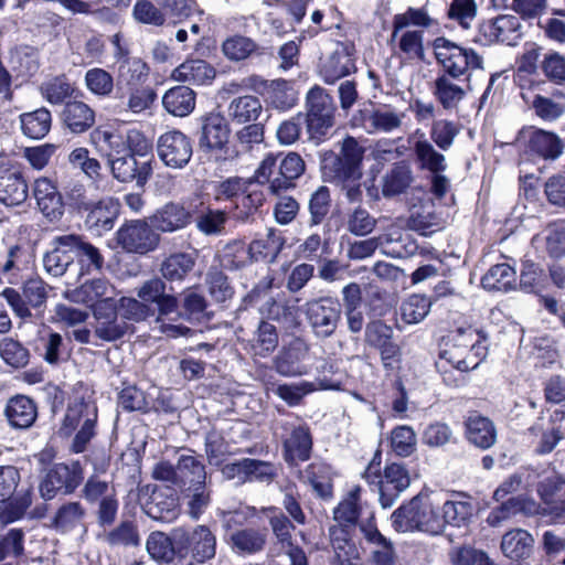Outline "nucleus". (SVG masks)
<instances>
[{
  "label": "nucleus",
  "instance_id": "nucleus-1",
  "mask_svg": "<svg viewBox=\"0 0 565 565\" xmlns=\"http://www.w3.org/2000/svg\"><path fill=\"white\" fill-rule=\"evenodd\" d=\"M484 340L486 338L471 327L457 329L441 352L437 367L444 373H447V364L460 372L475 370L487 355Z\"/></svg>",
  "mask_w": 565,
  "mask_h": 565
},
{
  "label": "nucleus",
  "instance_id": "nucleus-2",
  "mask_svg": "<svg viewBox=\"0 0 565 565\" xmlns=\"http://www.w3.org/2000/svg\"><path fill=\"white\" fill-rule=\"evenodd\" d=\"M392 525L397 532L419 531L430 535L443 533L440 513L427 495H415L392 514Z\"/></svg>",
  "mask_w": 565,
  "mask_h": 565
},
{
  "label": "nucleus",
  "instance_id": "nucleus-3",
  "mask_svg": "<svg viewBox=\"0 0 565 565\" xmlns=\"http://www.w3.org/2000/svg\"><path fill=\"white\" fill-rule=\"evenodd\" d=\"M97 406L83 398L70 403L64 415L58 434L63 437L74 438L71 450L75 454L84 452L96 435Z\"/></svg>",
  "mask_w": 565,
  "mask_h": 565
},
{
  "label": "nucleus",
  "instance_id": "nucleus-4",
  "mask_svg": "<svg viewBox=\"0 0 565 565\" xmlns=\"http://www.w3.org/2000/svg\"><path fill=\"white\" fill-rule=\"evenodd\" d=\"M338 145V152L329 151L322 157L323 175L328 180L362 179L364 146L352 136H347Z\"/></svg>",
  "mask_w": 565,
  "mask_h": 565
},
{
  "label": "nucleus",
  "instance_id": "nucleus-5",
  "mask_svg": "<svg viewBox=\"0 0 565 565\" xmlns=\"http://www.w3.org/2000/svg\"><path fill=\"white\" fill-rule=\"evenodd\" d=\"M151 476L154 480L170 482L179 489L207 482L204 463L191 450L181 455L175 465L166 460L157 462Z\"/></svg>",
  "mask_w": 565,
  "mask_h": 565
},
{
  "label": "nucleus",
  "instance_id": "nucleus-6",
  "mask_svg": "<svg viewBox=\"0 0 565 565\" xmlns=\"http://www.w3.org/2000/svg\"><path fill=\"white\" fill-rule=\"evenodd\" d=\"M172 535L179 555H191L199 565L215 557L217 540L207 525L175 527Z\"/></svg>",
  "mask_w": 565,
  "mask_h": 565
},
{
  "label": "nucleus",
  "instance_id": "nucleus-7",
  "mask_svg": "<svg viewBox=\"0 0 565 565\" xmlns=\"http://www.w3.org/2000/svg\"><path fill=\"white\" fill-rule=\"evenodd\" d=\"M302 312L313 337L326 340L335 333L342 317L340 302L329 296L308 300Z\"/></svg>",
  "mask_w": 565,
  "mask_h": 565
},
{
  "label": "nucleus",
  "instance_id": "nucleus-8",
  "mask_svg": "<svg viewBox=\"0 0 565 565\" xmlns=\"http://www.w3.org/2000/svg\"><path fill=\"white\" fill-rule=\"evenodd\" d=\"M433 47L438 63L454 78L482 67V57L472 49L460 46L446 38L435 39Z\"/></svg>",
  "mask_w": 565,
  "mask_h": 565
},
{
  "label": "nucleus",
  "instance_id": "nucleus-9",
  "mask_svg": "<svg viewBox=\"0 0 565 565\" xmlns=\"http://www.w3.org/2000/svg\"><path fill=\"white\" fill-rule=\"evenodd\" d=\"M307 129L311 140L319 143L334 125L335 106L332 97L319 86L307 94Z\"/></svg>",
  "mask_w": 565,
  "mask_h": 565
},
{
  "label": "nucleus",
  "instance_id": "nucleus-10",
  "mask_svg": "<svg viewBox=\"0 0 565 565\" xmlns=\"http://www.w3.org/2000/svg\"><path fill=\"white\" fill-rule=\"evenodd\" d=\"M49 287L39 277L28 279L22 287V295L13 289L6 288L1 296L7 300L14 313L21 319L32 318L31 308L39 310L45 306Z\"/></svg>",
  "mask_w": 565,
  "mask_h": 565
},
{
  "label": "nucleus",
  "instance_id": "nucleus-11",
  "mask_svg": "<svg viewBox=\"0 0 565 565\" xmlns=\"http://www.w3.org/2000/svg\"><path fill=\"white\" fill-rule=\"evenodd\" d=\"M83 480L78 462L72 466L55 463L52 466L40 484V493L44 500H52L58 492L71 494Z\"/></svg>",
  "mask_w": 565,
  "mask_h": 565
},
{
  "label": "nucleus",
  "instance_id": "nucleus-12",
  "mask_svg": "<svg viewBox=\"0 0 565 565\" xmlns=\"http://www.w3.org/2000/svg\"><path fill=\"white\" fill-rule=\"evenodd\" d=\"M117 243L128 253L145 255L154 250L160 242L151 224L143 221H132L122 225L116 234Z\"/></svg>",
  "mask_w": 565,
  "mask_h": 565
},
{
  "label": "nucleus",
  "instance_id": "nucleus-13",
  "mask_svg": "<svg viewBox=\"0 0 565 565\" xmlns=\"http://www.w3.org/2000/svg\"><path fill=\"white\" fill-rule=\"evenodd\" d=\"M516 141L527 151L545 160H555L563 153L564 145L562 139L554 132L535 128L523 127Z\"/></svg>",
  "mask_w": 565,
  "mask_h": 565
},
{
  "label": "nucleus",
  "instance_id": "nucleus-14",
  "mask_svg": "<svg viewBox=\"0 0 565 565\" xmlns=\"http://www.w3.org/2000/svg\"><path fill=\"white\" fill-rule=\"evenodd\" d=\"M157 152L167 167L182 169L189 163L193 151L188 136L179 130H171L159 137Z\"/></svg>",
  "mask_w": 565,
  "mask_h": 565
},
{
  "label": "nucleus",
  "instance_id": "nucleus-15",
  "mask_svg": "<svg viewBox=\"0 0 565 565\" xmlns=\"http://www.w3.org/2000/svg\"><path fill=\"white\" fill-rule=\"evenodd\" d=\"M405 114L387 106L369 107L359 110L354 121L369 134H390L399 129Z\"/></svg>",
  "mask_w": 565,
  "mask_h": 565
},
{
  "label": "nucleus",
  "instance_id": "nucleus-16",
  "mask_svg": "<svg viewBox=\"0 0 565 565\" xmlns=\"http://www.w3.org/2000/svg\"><path fill=\"white\" fill-rule=\"evenodd\" d=\"M117 303L115 301H103L94 306V333L95 335L107 342L116 341L122 338L128 329V323L118 317Z\"/></svg>",
  "mask_w": 565,
  "mask_h": 565
},
{
  "label": "nucleus",
  "instance_id": "nucleus-17",
  "mask_svg": "<svg viewBox=\"0 0 565 565\" xmlns=\"http://www.w3.org/2000/svg\"><path fill=\"white\" fill-rule=\"evenodd\" d=\"M407 142L420 170L444 172L447 169L446 157L435 148L420 129L409 135Z\"/></svg>",
  "mask_w": 565,
  "mask_h": 565
},
{
  "label": "nucleus",
  "instance_id": "nucleus-18",
  "mask_svg": "<svg viewBox=\"0 0 565 565\" xmlns=\"http://www.w3.org/2000/svg\"><path fill=\"white\" fill-rule=\"evenodd\" d=\"M480 33L487 42H501L515 45L522 36L520 19L512 14H502L480 25Z\"/></svg>",
  "mask_w": 565,
  "mask_h": 565
},
{
  "label": "nucleus",
  "instance_id": "nucleus-19",
  "mask_svg": "<svg viewBox=\"0 0 565 565\" xmlns=\"http://www.w3.org/2000/svg\"><path fill=\"white\" fill-rule=\"evenodd\" d=\"M64 297L71 302L86 305L94 310V306L103 301H115L116 289L106 279L96 278L66 290Z\"/></svg>",
  "mask_w": 565,
  "mask_h": 565
},
{
  "label": "nucleus",
  "instance_id": "nucleus-20",
  "mask_svg": "<svg viewBox=\"0 0 565 565\" xmlns=\"http://www.w3.org/2000/svg\"><path fill=\"white\" fill-rule=\"evenodd\" d=\"M411 478L404 466L388 465L379 480V494L382 508H391L399 494L409 487Z\"/></svg>",
  "mask_w": 565,
  "mask_h": 565
},
{
  "label": "nucleus",
  "instance_id": "nucleus-21",
  "mask_svg": "<svg viewBox=\"0 0 565 565\" xmlns=\"http://www.w3.org/2000/svg\"><path fill=\"white\" fill-rule=\"evenodd\" d=\"M33 195L40 212L51 222L62 218L64 202L55 184L47 178H39L34 182Z\"/></svg>",
  "mask_w": 565,
  "mask_h": 565
},
{
  "label": "nucleus",
  "instance_id": "nucleus-22",
  "mask_svg": "<svg viewBox=\"0 0 565 565\" xmlns=\"http://www.w3.org/2000/svg\"><path fill=\"white\" fill-rule=\"evenodd\" d=\"M166 281L159 277L146 280L138 289L137 297L147 305L154 303L160 316H169L178 309V298L167 294Z\"/></svg>",
  "mask_w": 565,
  "mask_h": 565
},
{
  "label": "nucleus",
  "instance_id": "nucleus-23",
  "mask_svg": "<svg viewBox=\"0 0 565 565\" xmlns=\"http://www.w3.org/2000/svg\"><path fill=\"white\" fill-rule=\"evenodd\" d=\"M142 510L156 521L171 522L179 514V498L172 489L154 488Z\"/></svg>",
  "mask_w": 565,
  "mask_h": 565
},
{
  "label": "nucleus",
  "instance_id": "nucleus-24",
  "mask_svg": "<svg viewBox=\"0 0 565 565\" xmlns=\"http://www.w3.org/2000/svg\"><path fill=\"white\" fill-rule=\"evenodd\" d=\"M191 213L181 203L169 202L149 217L151 226L162 233L183 230L191 223Z\"/></svg>",
  "mask_w": 565,
  "mask_h": 565
},
{
  "label": "nucleus",
  "instance_id": "nucleus-25",
  "mask_svg": "<svg viewBox=\"0 0 565 565\" xmlns=\"http://www.w3.org/2000/svg\"><path fill=\"white\" fill-rule=\"evenodd\" d=\"M284 428L290 433L284 439L285 460L290 465L308 460L312 449V438L309 428L305 425L295 426L288 423L284 425Z\"/></svg>",
  "mask_w": 565,
  "mask_h": 565
},
{
  "label": "nucleus",
  "instance_id": "nucleus-26",
  "mask_svg": "<svg viewBox=\"0 0 565 565\" xmlns=\"http://www.w3.org/2000/svg\"><path fill=\"white\" fill-rule=\"evenodd\" d=\"M87 509L78 501H68L58 507L55 511L50 527L61 534H67L76 529L87 532L85 519Z\"/></svg>",
  "mask_w": 565,
  "mask_h": 565
},
{
  "label": "nucleus",
  "instance_id": "nucleus-27",
  "mask_svg": "<svg viewBox=\"0 0 565 565\" xmlns=\"http://www.w3.org/2000/svg\"><path fill=\"white\" fill-rule=\"evenodd\" d=\"M309 348L301 341H292L282 348L274 359L275 370L282 376H299L307 374V366L301 362L308 354Z\"/></svg>",
  "mask_w": 565,
  "mask_h": 565
},
{
  "label": "nucleus",
  "instance_id": "nucleus-28",
  "mask_svg": "<svg viewBox=\"0 0 565 565\" xmlns=\"http://www.w3.org/2000/svg\"><path fill=\"white\" fill-rule=\"evenodd\" d=\"M329 536L334 553L332 565H363L361 551L349 532L340 526L330 527Z\"/></svg>",
  "mask_w": 565,
  "mask_h": 565
},
{
  "label": "nucleus",
  "instance_id": "nucleus-29",
  "mask_svg": "<svg viewBox=\"0 0 565 565\" xmlns=\"http://www.w3.org/2000/svg\"><path fill=\"white\" fill-rule=\"evenodd\" d=\"M526 434L534 445V451L539 455L552 452L564 438L561 427L556 426L551 419L543 417H539L536 422L529 427Z\"/></svg>",
  "mask_w": 565,
  "mask_h": 565
},
{
  "label": "nucleus",
  "instance_id": "nucleus-30",
  "mask_svg": "<svg viewBox=\"0 0 565 565\" xmlns=\"http://www.w3.org/2000/svg\"><path fill=\"white\" fill-rule=\"evenodd\" d=\"M354 71L355 64L352 54L343 44H338L335 50L322 60L320 65V74L328 84H333Z\"/></svg>",
  "mask_w": 565,
  "mask_h": 565
},
{
  "label": "nucleus",
  "instance_id": "nucleus-31",
  "mask_svg": "<svg viewBox=\"0 0 565 565\" xmlns=\"http://www.w3.org/2000/svg\"><path fill=\"white\" fill-rule=\"evenodd\" d=\"M109 164L114 178L120 182L136 180L138 184H143L151 174L150 161L139 162L130 153L109 159Z\"/></svg>",
  "mask_w": 565,
  "mask_h": 565
},
{
  "label": "nucleus",
  "instance_id": "nucleus-32",
  "mask_svg": "<svg viewBox=\"0 0 565 565\" xmlns=\"http://www.w3.org/2000/svg\"><path fill=\"white\" fill-rule=\"evenodd\" d=\"M52 246L43 256V267L51 276L61 277L74 262L68 234L54 237Z\"/></svg>",
  "mask_w": 565,
  "mask_h": 565
},
{
  "label": "nucleus",
  "instance_id": "nucleus-33",
  "mask_svg": "<svg viewBox=\"0 0 565 565\" xmlns=\"http://www.w3.org/2000/svg\"><path fill=\"white\" fill-rule=\"evenodd\" d=\"M29 194V188L21 172L0 168V202L8 206L22 204Z\"/></svg>",
  "mask_w": 565,
  "mask_h": 565
},
{
  "label": "nucleus",
  "instance_id": "nucleus-34",
  "mask_svg": "<svg viewBox=\"0 0 565 565\" xmlns=\"http://www.w3.org/2000/svg\"><path fill=\"white\" fill-rule=\"evenodd\" d=\"M360 530L365 541L373 546L371 562L374 565H395L396 553L393 543L371 523H362Z\"/></svg>",
  "mask_w": 565,
  "mask_h": 565
},
{
  "label": "nucleus",
  "instance_id": "nucleus-35",
  "mask_svg": "<svg viewBox=\"0 0 565 565\" xmlns=\"http://www.w3.org/2000/svg\"><path fill=\"white\" fill-rule=\"evenodd\" d=\"M230 129L225 117L209 114L203 119L202 135L199 141L201 149H222L228 141Z\"/></svg>",
  "mask_w": 565,
  "mask_h": 565
},
{
  "label": "nucleus",
  "instance_id": "nucleus-36",
  "mask_svg": "<svg viewBox=\"0 0 565 565\" xmlns=\"http://www.w3.org/2000/svg\"><path fill=\"white\" fill-rule=\"evenodd\" d=\"M4 415L11 427L26 429L35 422L38 412L31 398L24 395H17L8 401Z\"/></svg>",
  "mask_w": 565,
  "mask_h": 565
},
{
  "label": "nucleus",
  "instance_id": "nucleus-37",
  "mask_svg": "<svg viewBox=\"0 0 565 565\" xmlns=\"http://www.w3.org/2000/svg\"><path fill=\"white\" fill-rule=\"evenodd\" d=\"M467 439L480 449H488L497 441L494 424L487 417L472 414L465 422Z\"/></svg>",
  "mask_w": 565,
  "mask_h": 565
},
{
  "label": "nucleus",
  "instance_id": "nucleus-38",
  "mask_svg": "<svg viewBox=\"0 0 565 565\" xmlns=\"http://www.w3.org/2000/svg\"><path fill=\"white\" fill-rule=\"evenodd\" d=\"M534 543L535 540L529 531L513 529L502 536L501 551L508 558L521 561L531 556Z\"/></svg>",
  "mask_w": 565,
  "mask_h": 565
},
{
  "label": "nucleus",
  "instance_id": "nucleus-39",
  "mask_svg": "<svg viewBox=\"0 0 565 565\" xmlns=\"http://www.w3.org/2000/svg\"><path fill=\"white\" fill-rule=\"evenodd\" d=\"M179 505L185 508L190 519L196 521L206 511L211 503V489L206 483L180 489Z\"/></svg>",
  "mask_w": 565,
  "mask_h": 565
},
{
  "label": "nucleus",
  "instance_id": "nucleus-40",
  "mask_svg": "<svg viewBox=\"0 0 565 565\" xmlns=\"http://www.w3.org/2000/svg\"><path fill=\"white\" fill-rule=\"evenodd\" d=\"M305 171V161L296 152H289L279 160L277 175L271 182V193L278 194L282 190L294 186V180Z\"/></svg>",
  "mask_w": 565,
  "mask_h": 565
},
{
  "label": "nucleus",
  "instance_id": "nucleus-41",
  "mask_svg": "<svg viewBox=\"0 0 565 565\" xmlns=\"http://www.w3.org/2000/svg\"><path fill=\"white\" fill-rule=\"evenodd\" d=\"M179 317L188 322L209 321L212 315L205 296L196 288H186L181 294V311Z\"/></svg>",
  "mask_w": 565,
  "mask_h": 565
},
{
  "label": "nucleus",
  "instance_id": "nucleus-42",
  "mask_svg": "<svg viewBox=\"0 0 565 565\" xmlns=\"http://www.w3.org/2000/svg\"><path fill=\"white\" fill-rule=\"evenodd\" d=\"M64 125L74 134H82L95 124V111L84 102H68L62 111Z\"/></svg>",
  "mask_w": 565,
  "mask_h": 565
},
{
  "label": "nucleus",
  "instance_id": "nucleus-43",
  "mask_svg": "<svg viewBox=\"0 0 565 565\" xmlns=\"http://www.w3.org/2000/svg\"><path fill=\"white\" fill-rule=\"evenodd\" d=\"M414 181L413 170L405 161L394 163L382 179V193L393 198L404 193Z\"/></svg>",
  "mask_w": 565,
  "mask_h": 565
},
{
  "label": "nucleus",
  "instance_id": "nucleus-44",
  "mask_svg": "<svg viewBox=\"0 0 565 565\" xmlns=\"http://www.w3.org/2000/svg\"><path fill=\"white\" fill-rule=\"evenodd\" d=\"M163 108L175 117H185L195 108V93L188 86H174L162 97Z\"/></svg>",
  "mask_w": 565,
  "mask_h": 565
},
{
  "label": "nucleus",
  "instance_id": "nucleus-45",
  "mask_svg": "<svg viewBox=\"0 0 565 565\" xmlns=\"http://www.w3.org/2000/svg\"><path fill=\"white\" fill-rule=\"evenodd\" d=\"M274 278L273 277H265L263 278L246 296V300L249 303H257L258 301L263 300L262 305L259 306V312L267 317L268 319H279V310L282 300H279L271 295H269V291L273 286Z\"/></svg>",
  "mask_w": 565,
  "mask_h": 565
},
{
  "label": "nucleus",
  "instance_id": "nucleus-46",
  "mask_svg": "<svg viewBox=\"0 0 565 565\" xmlns=\"http://www.w3.org/2000/svg\"><path fill=\"white\" fill-rule=\"evenodd\" d=\"M267 540L265 530L245 527L231 534V544L235 553L250 555L260 552Z\"/></svg>",
  "mask_w": 565,
  "mask_h": 565
},
{
  "label": "nucleus",
  "instance_id": "nucleus-47",
  "mask_svg": "<svg viewBox=\"0 0 565 565\" xmlns=\"http://www.w3.org/2000/svg\"><path fill=\"white\" fill-rule=\"evenodd\" d=\"M215 77V71L203 60L185 61L172 72V78L193 85H203Z\"/></svg>",
  "mask_w": 565,
  "mask_h": 565
},
{
  "label": "nucleus",
  "instance_id": "nucleus-48",
  "mask_svg": "<svg viewBox=\"0 0 565 565\" xmlns=\"http://www.w3.org/2000/svg\"><path fill=\"white\" fill-rule=\"evenodd\" d=\"M263 111L260 100L253 95H243L231 100L227 106L228 118L236 124L256 121Z\"/></svg>",
  "mask_w": 565,
  "mask_h": 565
},
{
  "label": "nucleus",
  "instance_id": "nucleus-49",
  "mask_svg": "<svg viewBox=\"0 0 565 565\" xmlns=\"http://www.w3.org/2000/svg\"><path fill=\"white\" fill-rule=\"evenodd\" d=\"M86 212L87 223L90 226L109 231L113 228L118 215V203L113 198L93 201V206H89Z\"/></svg>",
  "mask_w": 565,
  "mask_h": 565
},
{
  "label": "nucleus",
  "instance_id": "nucleus-50",
  "mask_svg": "<svg viewBox=\"0 0 565 565\" xmlns=\"http://www.w3.org/2000/svg\"><path fill=\"white\" fill-rule=\"evenodd\" d=\"M360 487H354L347 498H344L333 510V519L337 524L330 527L340 526L348 531V527L354 526L360 516Z\"/></svg>",
  "mask_w": 565,
  "mask_h": 565
},
{
  "label": "nucleus",
  "instance_id": "nucleus-51",
  "mask_svg": "<svg viewBox=\"0 0 565 565\" xmlns=\"http://www.w3.org/2000/svg\"><path fill=\"white\" fill-rule=\"evenodd\" d=\"M195 266V257L189 253H174L163 259L160 273L168 281H182Z\"/></svg>",
  "mask_w": 565,
  "mask_h": 565
},
{
  "label": "nucleus",
  "instance_id": "nucleus-52",
  "mask_svg": "<svg viewBox=\"0 0 565 565\" xmlns=\"http://www.w3.org/2000/svg\"><path fill=\"white\" fill-rule=\"evenodd\" d=\"M299 478L303 482L309 483L320 498H331L332 483L330 478V468L326 463H310L303 471L299 472Z\"/></svg>",
  "mask_w": 565,
  "mask_h": 565
},
{
  "label": "nucleus",
  "instance_id": "nucleus-53",
  "mask_svg": "<svg viewBox=\"0 0 565 565\" xmlns=\"http://www.w3.org/2000/svg\"><path fill=\"white\" fill-rule=\"evenodd\" d=\"M407 225L411 230L426 236L434 233L440 226V218L435 213L431 203L414 205L409 211Z\"/></svg>",
  "mask_w": 565,
  "mask_h": 565
},
{
  "label": "nucleus",
  "instance_id": "nucleus-54",
  "mask_svg": "<svg viewBox=\"0 0 565 565\" xmlns=\"http://www.w3.org/2000/svg\"><path fill=\"white\" fill-rule=\"evenodd\" d=\"M71 249L74 258H77L87 269L100 270L104 265V257L100 250L92 243L86 241L83 236L76 234H68Z\"/></svg>",
  "mask_w": 565,
  "mask_h": 565
},
{
  "label": "nucleus",
  "instance_id": "nucleus-55",
  "mask_svg": "<svg viewBox=\"0 0 565 565\" xmlns=\"http://www.w3.org/2000/svg\"><path fill=\"white\" fill-rule=\"evenodd\" d=\"M516 271L509 264L492 266L481 279V285L487 290L509 291L515 287Z\"/></svg>",
  "mask_w": 565,
  "mask_h": 565
},
{
  "label": "nucleus",
  "instance_id": "nucleus-56",
  "mask_svg": "<svg viewBox=\"0 0 565 565\" xmlns=\"http://www.w3.org/2000/svg\"><path fill=\"white\" fill-rule=\"evenodd\" d=\"M22 131L32 139H41L51 129V113L42 107L34 111L24 113L20 116Z\"/></svg>",
  "mask_w": 565,
  "mask_h": 565
},
{
  "label": "nucleus",
  "instance_id": "nucleus-57",
  "mask_svg": "<svg viewBox=\"0 0 565 565\" xmlns=\"http://www.w3.org/2000/svg\"><path fill=\"white\" fill-rule=\"evenodd\" d=\"M434 95L447 110L456 109L465 98V89L446 74L435 81Z\"/></svg>",
  "mask_w": 565,
  "mask_h": 565
},
{
  "label": "nucleus",
  "instance_id": "nucleus-58",
  "mask_svg": "<svg viewBox=\"0 0 565 565\" xmlns=\"http://www.w3.org/2000/svg\"><path fill=\"white\" fill-rule=\"evenodd\" d=\"M436 24V20L433 19L425 9L408 8L404 13L396 14L393 18V32L391 40L395 41L398 33L409 25L429 29Z\"/></svg>",
  "mask_w": 565,
  "mask_h": 565
},
{
  "label": "nucleus",
  "instance_id": "nucleus-59",
  "mask_svg": "<svg viewBox=\"0 0 565 565\" xmlns=\"http://www.w3.org/2000/svg\"><path fill=\"white\" fill-rule=\"evenodd\" d=\"M473 513V507L468 501H446L441 508L443 531L446 525L466 526Z\"/></svg>",
  "mask_w": 565,
  "mask_h": 565
},
{
  "label": "nucleus",
  "instance_id": "nucleus-60",
  "mask_svg": "<svg viewBox=\"0 0 565 565\" xmlns=\"http://www.w3.org/2000/svg\"><path fill=\"white\" fill-rule=\"evenodd\" d=\"M556 97L564 98L565 94L561 90L554 93L553 97L536 94L531 103L535 115L544 121H555L561 118L565 113V104L557 102Z\"/></svg>",
  "mask_w": 565,
  "mask_h": 565
},
{
  "label": "nucleus",
  "instance_id": "nucleus-61",
  "mask_svg": "<svg viewBox=\"0 0 565 565\" xmlns=\"http://www.w3.org/2000/svg\"><path fill=\"white\" fill-rule=\"evenodd\" d=\"M146 548L151 558L157 562L169 563L173 559L177 548L171 537L162 532H152L147 539Z\"/></svg>",
  "mask_w": 565,
  "mask_h": 565
},
{
  "label": "nucleus",
  "instance_id": "nucleus-62",
  "mask_svg": "<svg viewBox=\"0 0 565 565\" xmlns=\"http://www.w3.org/2000/svg\"><path fill=\"white\" fill-rule=\"evenodd\" d=\"M195 227L206 236H218L224 233L227 214L222 210L205 209L195 216Z\"/></svg>",
  "mask_w": 565,
  "mask_h": 565
},
{
  "label": "nucleus",
  "instance_id": "nucleus-63",
  "mask_svg": "<svg viewBox=\"0 0 565 565\" xmlns=\"http://www.w3.org/2000/svg\"><path fill=\"white\" fill-rule=\"evenodd\" d=\"M284 246V238L278 235L275 230L269 228L265 235V237H259L254 239L249 249L253 256V259L268 258L270 262L275 260L277 255L280 253Z\"/></svg>",
  "mask_w": 565,
  "mask_h": 565
},
{
  "label": "nucleus",
  "instance_id": "nucleus-64",
  "mask_svg": "<svg viewBox=\"0 0 565 565\" xmlns=\"http://www.w3.org/2000/svg\"><path fill=\"white\" fill-rule=\"evenodd\" d=\"M430 306L431 302L426 296L412 295L401 305V319L407 324L419 323L429 313Z\"/></svg>",
  "mask_w": 565,
  "mask_h": 565
}]
</instances>
